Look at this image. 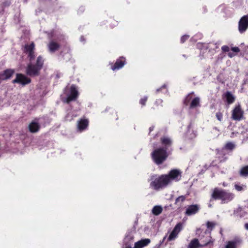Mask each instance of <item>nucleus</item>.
Segmentation results:
<instances>
[{"mask_svg":"<svg viewBox=\"0 0 248 248\" xmlns=\"http://www.w3.org/2000/svg\"><path fill=\"white\" fill-rule=\"evenodd\" d=\"M181 172L178 169H172L167 174H162L155 178L150 184L151 188L155 190L166 187L172 181L178 182L181 178Z\"/></svg>","mask_w":248,"mask_h":248,"instance_id":"obj_1","label":"nucleus"},{"mask_svg":"<svg viewBox=\"0 0 248 248\" xmlns=\"http://www.w3.org/2000/svg\"><path fill=\"white\" fill-rule=\"evenodd\" d=\"M234 195L228 190L217 187L215 188L211 196L210 202L221 200L222 203H228L232 200Z\"/></svg>","mask_w":248,"mask_h":248,"instance_id":"obj_2","label":"nucleus"},{"mask_svg":"<svg viewBox=\"0 0 248 248\" xmlns=\"http://www.w3.org/2000/svg\"><path fill=\"white\" fill-rule=\"evenodd\" d=\"M44 64V59L41 55L37 57L34 64L30 63L26 69V73L30 77H37L40 75V71Z\"/></svg>","mask_w":248,"mask_h":248,"instance_id":"obj_3","label":"nucleus"},{"mask_svg":"<svg viewBox=\"0 0 248 248\" xmlns=\"http://www.w3.org/2000/svg\"><path fill=\"white\" fill-rule=\"evenodd\" d=\"M170 152H168L166 148L159 147L155 149L151 153V157L157 165L162 164L168 157Z\"/></svg>","mask_w":248,"mask_h":248,"instance_id":"obj_4","label":"nucleus"},{"mask_svg":"<svg viewBox=\"0 0 248 248\" xmlns=\"http://www.w3.org/2000/svg\"><path fill=\"white\" fill-rule=\"evenodd\" d=\"M231 119L236 121H240L245 119L244 111L240 104L235 106L232 110Z\"/></svg>","mask_w":248,"mask_h":248,"instance_id":"obj_5","label":"nucleus"},{"mask_svg":"<svg viewBox=\"0 0 248 248\" xmlns=\"http://www.w3.org/2000/svg\"><path fill=\"white\" fill-rule=\"evenodd\" d=\"M31 80L30 78L21 73H17L15 79L12 80L13 84L17 83L24 86L30 84Z\"/></svg>","mask_w":248,"mask_h":248,"instance_id":"obj_6","label":"nucleus"},{"mask_svg":"<svg viewBox=\"0 0 248 248\" xmlns=\"http://www.w3.org/2000/svg\"><path fill=\"white\" fill-rule=\"evenodd\" d=\"M78 95L79 93L76 86L72 84L70 88V94L65 99L63 100V102L69 104L73 101L76 100Z\"/></svg>","mask_w":248,"mask_h":248,"instance_id":"obj_7","label":"nucleus"},{"mask_svg":"<svg viewBox=\"0 0 248 248\" xmlns=\"http://www.w3.org/2000/svg\"><path fill=\"white\" fill-rule=\"evenodd\" d=\"M125 64V58L124 57H120L116 60L114 64L113 63H110V65H111L110 69L114 71L118 70L122 68Z\"/></svg>","mask_w":248,"mask_h":248,"instance_id":"obj_8","label":"nucleus"},{"mask_svg":"<svg viewBox=\"0 0 248 248\" xmlns=\"http://www.w3.org/2000/svg\"><path fill=\"white\" fill-rule=\"evenodd\" d=\"M214 240L210 237L209 240L203 245H201L198 239L195 238L192 239L188 246V248H199L203 246H207L210 244H212Z\"/></svg>","mask_w":248,"mask_h":248,"instance_id":"obj_9","label":"nucleus"},{"mask_svg":"<svg viewBox=\"0 0 248 248\" xmlns=\"http://www.w3.org/2000/svg\"><path fill=\"white\" fill-rule=\"evenodd\" d=\"M248 28V15L242 16L238 23V30L240 33H243Z\"/></svg>","mask_w":248,"mask_h":248,"instance_id":"obj_10","label":"nucleus"},{"mask_svg":"<svg viewBox=\"0 0 248 248\" xmlns=\"http://www.w3.org/2000/svg\"><path fill=\"white\" fill-rule=\"evenodd\" d=\"M182 229V224L181 223H177L176 226L173 228L172 231L170 233L169 237L168 240L171 241L175 239L176 237L177 236L179 232Z\"/></svg>","mask_w":248,"mask_h":248,"instance_id":"obj_11","label":"nucleus"},{"mask_svg":"<svg viewBox=\"0 0 248 248\" xmlns=\"http://www.w3.org/2000/svg\"><path fill=\"white\" fill-rule=\"evenodd\" d=\"M200 210V206L198 204L188 205L186 210L185 215L188 216L197 214Z\"/></svg>","mask_w":248,"mask_h":248,"instance_id":"obj_12","label":"nucleus"},{"mask_svg":"<svg viewBox=\"0 0 248 248\" xmlns=\"http://www.w3.org/2000/svg\"><path fill=\"white\" fill-rule=\"evenodd\" d=\"M15 72V70L13 69H6L2 72L0 73V76L2 81L6 80L12 77Z\"/></svg>","mask_w":248,"mask_h":248,"instance_id":"obj_13","label":"nucleus"},{"mask_svg":"<svg viewBox=\"0 0 248 248\" xmlns=\"http://www.w3.org/2000/svg\"><path fill=\"white\" fill-rule=\"evenodd\" d=\"M161 144L163 146L161 148H166V150H168L169 148L171 146L172 141L169 137L163 136L160 139Z\"/></svg>","mask_w":248,"mask_h":248,"instance_id":"obj_14","label":"nucleus"},{"mask_svg":"<svg viewBox=\"0 0 248 248\" xmlns=\"http://www.w3.org/2000/svg\"><path fill=\"white\" fill-rule=\"evenodd\" d=\"M216 152L217 158L220 160V162H225L227 160L228 158L226 156L227 153L223 148L221 149H217Z\"/></svg>","mask_w":248,"mask_h":248,"instance_id":"obj_15","label":"nucleus"},{"mask_svg":"<svg viewBox=\"0 0 248 248\" xmlns=\"http://www.w3.org/2000/svg\"><path fill=\"white\" fill-rule=\"evenodd\" d=\"M151 242L150 239L145 238L141 239L135 243L134 248H143L148 245Z\"/></svg>","mask_w":248,"mask_h":248,"instance_id":"obj_16","label":"nucleus"},{"mask_svg":"<svg viewBox=\"0 0 248 248\" xmlns=\"http://www.w3.org/2000/svg\"><path fill=\"white\" fill-rule=\"evenodd\" d=\"M48 47L50 52H54L59 49L60 45L54 40H51L48 45Z\"/></svg>","mask_w":248,"mask_h":248,"instance_id":"obj_17","label":"nucleus"},{"mask_svg":"<svg viewBox=\"0 0 248 248\" xmlns=\"http://www.w3.org/2000/svg\"><path fill=\"white\" fill-rule=\"evenodd\" d=\"M223 97L225 98L226 101L228 104H232L235 100V96L229 91L226 92L223 94Z\"/></svg>","mask_w":248,"mask_h":248,"instance_id":"obj_18","label":"nucleus"},{"mask_svg":"<svg viewBox=\"0 0 248 248\" xmlns=\"http://www.w3.org/2000/svg\"><path fill=\"white\" fill-rule=\"evenodd\" d=\"M89 125V121L88 119H80L78 124V127L80 131H83L85 130Z\"/></svg>","mask_w":248,"mask_h":248,"instance_id":"obj_19","label":"nucleus"},{"mask_svg":"<svg viewBox=\"0 0 248 248\" xmlns=\"http://www.w3.org/2000/svg\"><path fill=\"white\" fill-rule=\"evenodd\" d=\"M29 131L32 133H36L39 131L40 126L38 123L32 122L29 125Z\"/></svg>","mask_w":248,"mask_h":248,"instance_id":"obj_20","label":"nucleus"},{"mask_svg":"<svg viewBox=\"0 0 248 248\" xmlns=\"http://www.w3.org/2000/svg\"><path fill=\"white\" fill-rule=\"evenodd\" d=\"M239 174L242 177H248V165L243 166L239 170Z\"/></svg>","mask_w":248,"mask_h":248,"instance_id":"obj_21","label":"nucleus"},{"mask_svg":"<svg viewBox=\"0 0 248 248\" xmlns=\"http://www.w3.org/2000/svg\"><path fill=\"white\" fill-rule=\"evenodd\" d=\"M200 98L198 97H195L191 100V101L189 104V108L190 109H192V108H195L198 106H200Z\"/></svg>","mask_w":248,"mask_h":248,"instance_id":"obj_22","label":"nucleus"},{"mask_svg":"<svg viewBox=\"0 0 248 248\" xmlns=\"http://www.w3.org/2000/svg\"><path fill=\"white\" fill-rule=\"evenodd\" d=\"M24 48V52L27 54H29L35 50V44L33 42H32L30 45H25Z\"/></svg>","mask_w":248,"mask_h":248,"instance_id":"obj_23","label":"nucleus"},{"mask_svg":"<svg viewBox=\"0 0 248 248\" xmlns=\"http://www.w3.org/2000/svg\"><path fill=\"white\" fill-rule=\"evenodd\" d=\"M235 145L232 142H228L224 145L223 148L225 150L229 151L230 152L232 151L235 148Z\"/></svg>","mask_w":248,"mask_h":248,"instance_id":"obj_24","label":"nucleus"},{"mask_svg":"<svg viewBox=\"0 0 248 248\" xmlns=\"http://www.w3.org/2000/svg\"><path fill=\"white\" fill-rule=\"evenodd\" d=\"M163 211L162 207L160 205H155L152 209V213L155 216L160 215Z\"/></svg>","mask_w":248,"mask_h":248,"instance_id":"obj_25","label":"nucleus"},{"mask_svg":"<svg viewBox=\"0 0 248 248\" xmlns=\"http://www.w3.org/2000/svg\"><path fill=\"white\" fill-rule=\"evenodd\" d=\"M186 198V195H182L179 196L175 200V204H178L179 205H181V204L185 201Z\"/></svg>","mask_w":248,"mask_h":248,"instance_id":"obj_26","label":"nucleus"},{"mask_svg":"<svg viewBox=\"0 0 248 248\" xmlns=\"http://www.w3.org/2000/svg\"><path fill=\"white\" fill-rule=\"evenodd\" d=\"M192 94L193 93L187 94L184 100V105L187 106L190 104V101L192 100Z\"/></svg>","mask_w":248,"mask_h":248,"instance_id":"obj_27","label":"nucleus"},{"mask_svg":"<svg viewBox=\"0 0 248 248\" xmlns=\"http://www.w3.org/2000/svg\"><path fill=\"white\" fill-rule=\"evenodd\" d=\"M236 242L235 241H228L227 244L225 246V248H236Z\"/></svg>","mask_w":248,"mask_h":248,"instance_id":"obj_28","label":"nucleus"},{"mask_svg":"<svg viewBox=\"0 0 248 248\" xmlns=\"http://www.w3.org/2000/svg\"><path fill=\"white\" fill-rule=\"evenodd\" d=\"M216 224L214 222L211 221H207L206 223V227L207 229L210 230V231H212L213 228L215 227Z\"/></svg>","mask_w":248,"mask_h":248,"instance_id":"obj_29","label":"nucleus"},{"mask_svg":"<svg viewBox=\"0 0 248 248\" xmlns=\"http://www.w3.org/2000/svg\"><path fill=\"white\" fill-rule=\"evenodd\" d=\"M217 119L219 121L221 122L223 120V113L220 111L217 112L216 114Z\"/></svg>","mask_w":248,"mask_h":248,"instance_id":"obj_30","label":"nucleus"},{"mask_svg":"<svg viewBox=\"0 0 248 248\" xmlns=\"http://www.w3.org/2000/svg\"><path fill=\"white\" fill-rule=\"evenodd\" d=\"M148 100L147 96H144L143 98H141L140 100V104L142 106V107L145 106L146 102Z\"/></svg>","mask_w":248,"mask_h":248,"instance_id":"obj_31","label":"nucleus"},{"mask_svg":"<svg viewBox=\"0 0 248 248\" xmlns=\"http://www.w3.org/2000/svg\"><path fill=\"white\" fill-rule=\"evenodd\" d=\"M28 57L30 62H31L35 58V52L34 50L32 52L29 53L28 54Z\"/></svg>","mask_w":248,"mask_h":248,"instance_id":"obj_32","label":"nucleus"},{"mask_svg":"<svg viewBox=\"0 0 248 248\" xmlns=\"http://www.w3.org/2000/svg\"><path fill=\"white\" fill-rule=\"evenodd\" d=\"M189 37V35H185L181 37V43H185Z\"/></svg>","mask_w":248,"mask_h":248,"instance_id":"obj_33","label":"nucleus"},{"mask_svg":"<svg viewBox=\"0 0 248 248\" xmlns=\"http://www.w3.org/2000/svg\"><path fill=\"white\" fill-rule=\"evenodd\" d=\"M221 49L222 50L223 52H229V50H230V48L228 46H223L222 47H221Z\"/></svg>","mask_w":248,"mask_h":248,"instance_id":"obj_34","label":"nucleus"},{"mask_svg":"<svg viewBox=\"0 0 248 248\" xmlns=\"http://www.w3.org/2000/svg\"><path fill=\"white\" fill-rule=\"evenodd\" d=\"M234 187H235V189H236L238 191H242L243 190V188L242 186L237 185V184L234 185Z\"/></svg>","mask_w":248,"mask_h":248,"instance_id":"obj_35","label":"nucleus"},{"mask_svg":"<svg viewBox=\"0 0 248 248\" xmlns=\"http://www.w3.org/2000/svg\"><path fill=\"white\" fill-rule=\"evenodd\" d=\"M11 3L10 1H5L4 2H3L2 3V6L3 7H8L10 6Z\"/></svg>","mask_w":248,"mask_h":248,"instance_id":"obj_36","label":"nucleus"},{"mask_svg":"<svg viewBox=\"0 0 248 248\" xmlns=\"http://www.w3.org/2000/svg\"><path fill=\"white\" fill-rule=\"evenodd\" d=\"M124 247H127V246H131L132 244L130 241H126V239L125 238L124 240Z\"/></svg>","mask_w":248,"mask_h":248,"instance_id":"obj_37","label":"nucleus"},{"mask_svg":"<svg viewBox=\"0 0 248 248\" xmlns=\"http://www.w3.org/2000/svg\"><path fill=\"white\" fill-rule=\"evenodd\" d=\"M231 49L234 52H239L240 51V49L237 46L232 47Z\"/></svg>","mask_w":248,"mask_h":248,"instance_id":"obj_38","label":"nucleus"},{"mask_svg":"<svg viewBox=\"0 0 248 248\" xmlns=\"http://www.w3.org/2000/svg\"><path fill=\"white\" fill-rule=\"evenodd\" d=\"M154 128H155V126H154V125H152V126L149 127V134H150V133L152 131H153L154 130Z\"/></svg>","mask_w":248,"mask_h":248,"instance_id":"obj_39","label":"nucleus"},{"mask_svg":"<svg viewBox=\"0 0 248 248\" xmlns=\"http://www.w3.org/2000/svg\"><path fill=\"white\" fill-rule=\"evenodd\" d=\"M228 56L230 58H232V57L234 56V54L232 52H229L228 53Z\"/></svg>","mask_w":248,"mask_h":248,"instance_id":"obj_40","label":"nucleus"},{"mask_svg":"<svg viewBox=\"0 0 248 248\" xmlns=\"http://www.w3.org/2000/svg\"><path fill=\"white\" fill-rule=\"evenodd\" d=\"M245 228L246 230H248V223H245Z\"/></svg>","mask_w":248,"mask_h":248,"instance_id":"obj_41","label":"nucleus"},{"mask_svg":"<svg viewBox=\"0 0 248 248\" xmlns=\"http://www.w3.org/2000/svg\"><path fill=\"white\" fill-rule=\"evenodd\" d=\"M233 135H234V133H233V132H232V135L231 136V138H233Z\"/></svg>","mask_w":248,"mask_h":248,"instance_id":"obj_42","label":"nucleus"}]
</instances>
